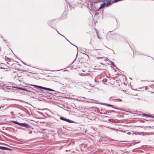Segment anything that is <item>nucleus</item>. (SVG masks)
I'll return each instance as SVG.
<instances>
[{"instance_id": "obj_1", "label": "nucleus", "mask_w": 154, "mask_h": 154, "mask_svg": "<svg viewBox=\"0 0 154 154\" xmlns=\"http://www.w3.org/2000/svg\"><path fill=\"white\" fill-rule=\"evenodd\" d=\"M104 1H106V3L104 2L101 4L99 9L109 6L112 4L111 0H104Z\"/></svg>"}, {"instance_id": "obj_2", "label": "nucleus", "mask_w": 154, "mask_h": 154, "mask_svg": "<svg viewBox=\"0 0 154 154\" xmlns=\"http://www.w3.org/2000/svg\"><path fill=\"white\" fill-rule=\"evenodd\" d=\"M22 126H23L27 128H31L30 126L28 124H27L26 123H23Z\"/></svg>"}, {"instance_id": "obj_3", "label": "nucleus", "mask_w": 154, "mask_h": 154, "mask_svg": "<svg viewBox=\"0 0 154 154\" xmlns=\"http://www.w3.org/2000/svg\"><path fill=\"white\" fill-rule=\"evenodd\" d=\"M31 85L32 86H34L35 87H37V88H41V89H43L46 90V88L44 87H42V86L36 85Z\"/></svg>"}, {"instance_id": "obj_4", "label": "nucleus", "mask_w": 154, "mask_h": 154, "mask_svg": "<svg viewBox=\"0 0 154 154\" xmlns=\"http://www.w3.org/2000/svg\"><path fill=\"white\" fill-rule=\"evenodd\" d=\"M0 149H4V150H10L11 149L9 148L4 147V146H0Z\"/></svg>"}, {"instance_id": "obj_5", "label": "nucleus", "mask_w": 154, "mask_h": 154, "mask_svg": "<svg viewBox=\"0 0 154 154\" xmlns=\"http://www.w3.org/2000/svg\"><path fill=\"white\" fill-rule=\"evenodd\" d=\"M143 115L144 116H148V117H149L154 118V116H153L151 115H147V114H143Z\"/></svg>"}, {"instance_id": "obj_6", "label": "nucleus", "mask_w": 154, "mask_h": 154, "mask_svg": "<svg viewBox=\"0 0 154 154\" xmlns=\"http://www.w3.org/2000/svg\"><path fill=\"white\" fill-rule=\"evenodd\" d=\"M18 89H19L20 90H23L25 91H29L28 90L26 89L25 88H22L20 87L18 88Z\"/></svg>"}, {"instance_id": "obj_7", "label": "nucleus", "mask_w": 154, "mask_h": 154, "mask_svg": "<svg viewBox=\"0 0 154 154\" xmlns=\"http://www.w3.org/2000/svg\"><path fill=\"white\" fill-rule=\"evenodd\" d=\"M66 121H67L69 122V123H72V122H73L72 121H71V120H70L69 119H66Z\"/></svg>"}, {"instance_id": "obj_8", "label": "nucleus", "mask_w": 154, "mask_h": 154, "mask_svg": "<svg viewBox=\"0 0 154 154\" xmlns=\"http://www.w3.org/2000/svg\"><path fill=\"white\" fill-rule=\"evenodd\" d=\"M45 90H48V91H54V90H53L52 89L48 88H46Z\"/></svg>"}, {"instance_id": "obj_9", "label": "nucleus", "mask_w": 154, "mask_h": 154, "mask_svg": "<svg viewBox=\"0 0 154 154\" xmlns=\"http://www.w3.org/2000/svg\"><path fill=\"white\" fill-rule=\"evenodd\" d=\"M106 105L107 106H111L112 108H114V106L113 105L108 104H106Z\"/></svg>"}, {"instance_id": "obj_10", "label": "nucleus", "mask_w": 154, "mask_h": 154, "mask_svg": "<svg viewBox=\"0 0 154 154\" xmlns=\"http://www.w3.org/2000/svg\"><path fill=\"white\" fill-rule=\"evenodd\" d=\"M6 61L8 62H9L10 61V59L8 58H5Z\"/></svg>"}, {"instance_id": "obj_11", "label": "nucleus", "mask_w": 154, "mask_h": 154, "mask_svg": "<svg viewBox=\"0 0 154 154\" xmlns=\"http://www.w3.org/2000/svg\"><path fill=\"white\" fill-rule=\"evenodd\" d=\"M60 119L61 120H64L65 121H66V119H65L63 117H60Z\"/></svg>"}, {"instance_id": "obj_12", "label": "nucleus", "mask_w": 154, "mask_h": 154, "mask_svg": "<svg viewBox=\"0 0 154 154\" xmlns=\"http://www.w3.org/2000/svg\"><path fill=\"white\" fill-rule=\"evenodd\" d=\"M12 122L16 124H18V122L16 121H13Z\"/></svg>"}, {"instance_id": "obj_13", "label": "nucleus", "mask_w": 154, "mask_h": 154, "mask_svg": "<svg viewBox=\"0 0 154 154\" xmlns=\"http://www.w3.org/2000/svg\"><path fill=\"white\" fill-rule=\"evenodd\" d=\"M115 111L113 110H108V113L109 112H114Z\"/></svg>"}, {"instance_id": "obj_14", "label": "nucleus", "mask_w": 154, "mask_h": 154, "mask_svg": "<svg viewBox=\"0 0 154 154\" xmlns=\"http://www.w3.org/2000/svg\"><path fill=\"white\" fill-rule=\"evenodd\" d=\"M23 123H20L18 122V125H20L21 126H22L23 125Z\"/></svg>"}, {"instance_id": "obj_15", "label": "nucleus", "mask_w": 154, "mask_h": 154, "mask_svg": "<svg viewBox=\"0 0 154 154\" xmlns=\"http://www.w3.org/2000/svg\"><path fill=\"white\" fill-rule=\"evenodd\" d=\"M23 123H20L18 122V125H20L21 126H22L23 125Z\"/></svg>"}, {"instance_id": "obj_16", "label": "nucleus", "mask_w": 154, "mask_h": 154, "mask_svg": "<svg viewBox=\"0 0 154 154\" xmlns=\"http://www.w3.org/2000/svg\"><path fill=\"white\" fill-rule=\"evenodd\" d=\"M111 65L112 66H115V65L114 63L113 62H111Z\"/></svg>"}, {"instance_id": "obj_17", "label": "nucleus", "mask_w": 154, "mask_h": 154, "mask_svg": "<svg viewBox=\"0 0 154 154\" xmlns=\"http://www.w3.org/2000/svg\"><path fill=\"white\" fill-rule=\"evenodd\" d=\"M117 101H121L122 100L120 99H118Z\"/></svg>"}, {"instance_id": "obj_18", "label": "nucleus", "mask_w": 154, "mask_h": 154, "mask_svg": "<svg viewBox=\"0 0 154 154\" xmlns=\"http://www.w3.org/2000/svg\"><path fill=\"white\" fill-rule=\"evenodd\" d=\"M7 63L8 64H9V65H12V64H10V63H9L7 62Z\"/></svg>"}, {"instance_id": "obj_19", "label": "nucleus", "mask_w": 154, "mask_h": 154, "mask_svg": "<svg viewBox=\"0 0 154 154\" xmlns=\"http://www.w3.org/2000/svg\"><path fill=\"white\" fill-rule=\"evenodd\" d=\"M108 111H107H107H106V113H108Z\"/></svg>"}, {"instance_id": "obj_20", "label": "nucleus", "mask_w": 154, "mask_h": 154, "mask_svg": "<svg viewBox=\"0 0 154 154\" xmlns=\"http://www.w3.org/2000/svg\"><path fill=\"white\" fill-rule=\"evenodd\" d=\"M134 57V54H133V57Z\"/></svg>"}]
</instances>
